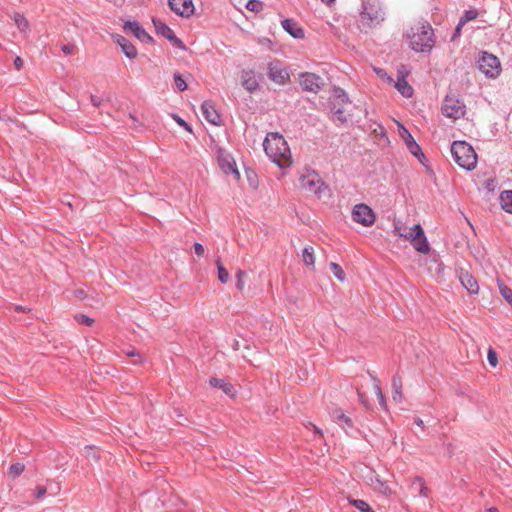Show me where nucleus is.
<instances>
[{
  "label": "nucleus",
  "instance_id": "37998d69",
  "mask_svg": "<svg viewBox=\"0 0 512 512\" xmlns=\"http://www.w3.org/2000/svg\"><path fill=\"white\" fill-rule=\"evenodd\" d=\"M171 44L181 50H186V46L185 44L183 43V41L181 39H179L175 33L171 34L170 37H168V39Z\"/></svg>",
  "mask_w": 512,
  "mask_h": 512
},
{
  "label": "nucleus",
  "instance_id": "3c124183",
  "mask_svg": "<svg viewBox=\"0 0 512 512\" xmlns=\"http://www.w3.org/2000/svg\"><path fill=\"white\" fill-rule=\"evenodd\" d=\"M194 252L197 256L201 257L204 254V247L201 243L195 242L194 245Z\"/></svg>",
  "mask_w": 512,
  "mask_h": 512
},
{
  "label": "nucleus",
  "instance_id": "7c9ffc66",
  "mask_svg": "<svg viewBox=\"0 0 512 512\" xmlns=\"http://www.w3.org/2000/svg\"><path fill=\"white\" fill-rule=\"evenodd\" d=\"M14 22L21 32H25L29 29V22L19 13L14 14Z\"/></svg>",
  "mask_w": 512,
  "mask_h": 512
},
{
  "label": "nucleus",
  "instance_id": "6ab92c4d",
  "mask_svg": "<svg viewBox=\"0 0 512 512\" xmlns=\"http://www.w3.org/2000/svg\"><path fill=\"white\" fill-rule=\"evenodd\" d=\"M113 39L121 47L127 58L133 59L137 56L136 47L124 36L116 34L113 35Z\"/></svg>",
  "mask_w": 512,
  "mask_h": 512
},
{
  "label": "nucleus",
  "instance_id": "0eeeda50",
  "mask_svg": "<svg viewBox=\"0 0 512 512\" xmlns=\"http://www.w3.org/2000/svg\"><path fill=\"white\" fill-rule=\"evenodd\" d=\"M480 71L488 77H496L500 72V61L493 54L483 52L477 61Z\"/></svg>",
  "mask_w": 512,
  "mask_h": 512
},
{
  "label": "nucleus",
  "instance_id": "e433bc0d",
  "mask_svg": "<svg viewBox=\"0 0 512 512\" xmlns=\"http://www.w3.org/2000/svg\"><path fill=\"white\" fill-rule=\"evenodd\" d=\"M393 233L395 235H398L402 238H404L405 240H409V241H412V240H415L416 237V231L413 230V227L410 228V231L407 232V233H402V232H398V225L397 223L394 224V230H393Z\"/></svg>",
  "mask_w": 512,
  "mask_h": 512
},
{
  "label": "nucleus",
  "instance_id": "774afa93",
  "mask_svg": "<svg viewBox=\"0 0 512 512\" xmlns=\"http://www.w3.org/2000/svg\"><path fill=\"white\" fill-rule=\"evenodd\" d=\"M397 225H398V232H402L401 231V226L399 224H397Z\"/></svg>",
  "mask_w": 512,
  "mask_h": 512
},
{
  "label": "nucleus",
  "instance_id": "f257e3e1",
  "mask_svg": "<svg viewBox=\"0 0 512 512\" xmlns=\"http://www.w3.org/2000/svg\"><path fill=\"white\" fill-rule=\"evenodd\" d=\"M409 46L415 52H430L436 43L434 30L427 21H419L407 32Z\"/></svg>",
  "mask_w": 512,
  "mask_h": 512
},
{
  "label": "nucleus",
  "instance_id": "4468645a",
  "mask_svg": "<svg viewBox=\"0 0 512 512\" xmlns=\"http://www.w3.org/2000/svg\"><path fill=\"white\" fill-rule=\"evenodd\" d=\"M413 230L416 231V239L410 241L416 251L427 254L430 251V245L425 236L424 230L420 224H415Z\"/></svg>",
  "mask_w": 512,
  "mask_h": 512
},
{
  "label": "nucleus",
  "instance_id": "cd10ccee",
  "mask_svg": "<svg viewBox=\"0 0 512 512\" xmlns=\"http://www.w3.org/2000/svg\"><path fill=\"white\" fill-rule=\"evenodd\" d=\"M371 483H372V486L374 488V490L384 494V495H390L391 494V489L390 487L387 485L386 481H383L379 478V476H375V478L371 479Z\"/></svg>",
  "mask_w": 512,
  "mask_h": 512
},
{
  "label": "nucleus",
  "instance_id": "9b49d317",
  "mask_svg": "<svg viewBox=\"0 0 512 512\" xmlns=\"http://www.w3.org/2000/svg\"><path fill=\"white\" fill-rule=\"evenodd\" d=\"M170 9L183 18L191 17L195 12L193 0H168Z\"/></svg>",
  "mask_w": 512,
  "mask_h": 512
},
{
  "label": "nucleus",
  "instance_id": "f8f14e48",
  "mask_svg": "<svg viewBox=\"0 0 512 512\" xmlns=\"http://www.w3.org/2000/svg\"><path fill=\"white\" fill-rule=\"evenodd\" d=\"M323 184L324 183L320 179L319 175L315 172L301 175L299 178V186L302 189L315 194L320 193V189Z\"/></svg>",
  "mask_w": 512,
  "mask_h": 512
},
{
  "label": "nucleus",
  "instance_id": "e2e57ef3",
  "mask_svg": "<svg viewBox=\"0 0 512 512\" xmlns=\"http://www.w3.org/2000/svg\"><path fill=\"white\" fill-rule=\"evenodd\" d=\"M414 423L419 427H424L423 420L419 417L415 418Z\"/></svg>",
  "mask_w": 512,
  "mask_h": 512
},
{
  "label": "nucleus",
  "instance_id": "4d7b16f0",
  "mask_svg": "<svg viewBox=\"0 0 512 512\" xmlns=\"http://www.w3.org/2000/svg\"><path fill=\"white\" fill-rule=\"evenodd\" d=\"M91 102L95 107H99L101 105V99L94 95H91Z\"/></svg>",
  "mask_w": 512,
  "mask_h": 512
},
{
  "label": "nucleus",
  "instance_id": "423d86ee",
  "mask_svg": "<svg viewBox=\"0 0 512 512\" xmlns=\"http://www.w3.org/2000/svg\"><path fill=\"white\" fill-rule=\"evenodd\" d=\"M442 113L448 118L457 120L464 117L466 113V106L458 95L449 93L443 101Z\"/></svg>",
  "mask_w": 512,
  "mask_h": 512
},
{
  "label": "nucleus",
  "instance_id": "393cba45",
  "mask_svg": "<svg viewBox=\"0 0 512 512\" xmlns=\"http://www.w3.org/2000/svg\"><path fill=\"white\" fill-rule=\"evenodd\" d=\"M152 22L154 24L156 33L163 36L164 38L168 39V37L174 33V31L163 21L153 18Z\"/></svg>",
  "mask_w": 512,
  "mask_h": 512
},
{
  "label": "nucleus",
  "instance_id": "2eb2a0df",
  "mask_svg": "<svg viewBox=\"0 0 512 512\" xmlns=\"http://www.w3.org/2000/svg\"><path fill=\"white\" fill-rule=\"evenodd\" d=\"M124 29L130 31L137 39L142 42L152 43L153 38L144 30L137 21H126Z\"/></svg>",
  "mask_w": 512,
  "mask_h": 512
},
{
  "label": "nucleus",
  "instance_id": "b1692460",
  "mask_svg": "<svg viewBox=\"0 0 512 512\" xmlns=\"http://www.w3.org/2000/svg\"><path fill=\"white\" fill-rule=\"evenodd\" d=\"M402 387L403 383L401 377L398 374L394 375L392 378V398L396 402L402 401Z\"/></svg>",
  "mask_w": 512,
  "mask_h": 512
},
{
  "label": "nucleus",
  "instance_id": "de8ad7c7",
  "mask_svg": "<svg viewBox=\"0 0 512 512\" xmlns=\"http://www.w3.org/2000/svg\"><path fill=\"white\" fill-rule=\"evenodd\" d=\"M173 119L177 122V124L183 128H185L187 131H191V126L183 120L180 116L173 114Z\"/></svg>",
  "mask_w": 512,
  "mask_h": 512
},
{
  "label": "nucleus",
  "instance_id": "c9c22d12",
  "mask_svg": "<svg viewBox=\"0 0 512 512\" xmlns=\"http://www.w3.org/2000/svg\"><path fill=\"white\" fill-rule=\"evenodd\" d=\"M333 417L337 421L343 422L349 428L353 426L352 420L348 416H346L341 410L334 411Z\"/></svg>",
  "mask_w": 512,
  "mask_h": 512
},
{
  "label": "nucleus",
  "instance_id": "72a5a7b5",
  "mask_svg": "<svg viewBox=\"0 0 512 512\" xmlns=\"http://www.w3.org/2000/svg\"><path fill=\"white\" fill-rule=\"evenodd\" d=\"M478 17V11L476 9L466 10L463 16L460 18V26H464L467 22L472 21Z\"/></svg>",
  "mask_w": 512,
  "mask_h": 512
},
{
  "label": "nucleus",
  "instance_id": "39448f33",
  "mask_svg": "<svg viewBox=\"0 0 512 512\" xmlns=\"http://www.w3.org/2000/svg\"><path fill=\"white\" fill-rule=\"evenodd\" d=\"M329 103L331 113L339 122L345 123L347 121L345 105L350 103L347 93L340 87H334Z\"/></svg>",
  "mask_w": 512,
  "mask_h": 512
},
{
  "label": "nucleus",
  "instance_id": "6e6d98bb",
  "mask_svg": "<svg viewBox=\"0 0 512 512\" xmlns=\"http://www.w3.org/2000/svg\"><path fill=\"white\" fill-rule=\"evenodd\" d=\"M463 26H460V21L458 22L454 32H453V35L451 37V40L454 41L455 39H457L460 35H461V30H462Z\"/></svg>",
  "mask_w": 512,
  "mask_h": 512
},
{
  "label": "nucleus",
  "instance_id": "7ed1b4c3",
  "mask_svg": "<svg viewBox=\"0 0 512 512\" xmlns=\"http://www.w3.org/2000/svg\"><path fill=\"white\" fill-rule=\"evenodd\" d=\"M384 19L385 13L379 0H364L357 27L361 32L367 33L369 30L380 25Z\"/></svg>",
  "mask_w": 512,
  "mask_h": 512
},
{
  "label": "nucleus",
  "instance_id": "69168bd1",
  "mask_svg": "<svg viewBox=\"0 0 512 512\" xmlns=\"http://www.w3.org/2000/svg\"><path fill=\"white\" fill-rule=\"evenodd\" d=\"M323 3L327 4V5H330L331 3H333L335 0H321Z\"/></svg>",
  "mask_w": 512,
  "mask_h": 512
},
{
  "label": "nucleus",
  "instance_id": "603ef678",
  "mask_svg": "<svg viewBox=\"0 0 512 512\" xmlns=\"http://www.w3.org/2000/svg\"><path fill=\"white\" fill-rule=\"evenodd\" d=\"M47 492V489L45 486H38L36 489L35 497L37 499H41Z\"/></svg>",
  "mask_w": 512,
  "mask_h": 512
},
{
  "label": "nucleus",
  "instance_id": "4c0bfd02",
  "mask_svg": "<svg viewBox=\"0 0 512 512\" xmlns=\"http://www.w3.org/2000/svg\"><path fill=\"white\" fill-rule=\"evenodd\" d=\"M24 469H25L24 464L14 463L9 468V475L13 478L18 477L20 474L23 473Z\"/></svg>",
  "mask_w": 512,
  "mask_h": 512
},
{
  "label": "nucleus",
  "instance_id": "ea45409f",
  "mask_svg": "<svg viewBox=\"0 0 512 512\" xmlns=\"http://www.w3.org/2000/svg\"><path fill=\"white\" fill-rule=\"evenodd\" d=\"M174 82H175V86L177 87V89L179 91L183 92L187 89V84L181 74H179V73L174 74Z\"/></svg>",
  "mask_w": 512,
  "mask_h": 512
},
{
  "label": "nucleus",
  "instance_id": "473e14b6",
  "mask_svg": "<svg viewBox=\"0 0 512 512\" xmlns=\"http://www.w3.org/2000/svg\"><path fill=\"white\" fill-rule=\"evenodd\" d=\"M498 287L502 297L512 306V289L501 281H498Z\"/></svg>",
  "mask_w": 512,
  "mask_h": 512
},
{
  "label": "nucleus",
  "instance_id": "1a4fd4ad",
  "mask_svg": "<svg viewBox=\"0 0 512 512\" xmlns=\"http://www.w3.org/2000/svg\"><path fill=\"white\" fill-rule=\"evenodd\" d=\"M352 219L363 226H372L375 222L373 210L366 204H357L352 210Z\"/></svg>",
  "mask_w": 512,
  "mask_h": 512
},
{
  "label": "nucleus",
  "instance_id": "f03ea898",
  "mask_svg": "<svg viewBox=\"0 0 512 512\" xmlns=\"http://www.w3.org/2000/svg\"><path fill=\"white\" fill-rule=\"evenodd\" d=\"M266 154L279 167H285L291 164L290 150L283 138L278 133H269L263 143Z\"/></svg>",
  "mask_w": 512,
  "mask_h": 512
},
{
  "label": "nucleus",
  "instance_id": "c756f323",
  "mask_svg": "<svg viewBox=\"0 0 512 512\" xmlns=\"http://www.w3.org/2000/svg\"><path fill=\"white\" fill-rule=\"evenodd\" d=\"M217 270H218V279L221 283H227L229 280V272L222 265L220 258L216 260Z\"/></svg>",
  "mask_w": 512,
  "mask_h": 512
},
{
  "label": "nucleus",
  "instance_id": "5701e85b",
  "mask_svg": "<svg viewBox=\"0 0 512 512\" xmlns=\"http://www.w3.org/2000/svg\"><path fill=\"white\" fill-rule=\"evenodd\" d=\"M395 87L406 98H410L413 95L414 90L403 75H398Z\"/></svg>",
  "mask_w": 512,
  "mask_h": 512
},
{
  "label": "nucleus",
  "instance_id": "a18cd8bd",
  "mask_svg": "<svg viewBox=\"0 0 512 512\" xmlns=\"http://www.w3.org/2000/svg\"><path fill=\"white\" fill-rule=\"evenodd\" d=\"M85 451H86V457L89 460L92 459L96 462L99 460V454L95 451L94 446H86Z\"/></svg>",
  "mask_w": 512,
  "mask_h": 512
},
{
  "label": "nucleus",
  "instance_id": "c85d7f7f",
  "mask_svg": "<svg viewBox=\"0 0 512 512\" xmlns=\"http://www.w3.org/2000/svg\"><path fill=\"white\" fill-rule=\"evenodd\" d=\"M349 503L360 512H375L371 506L364 500L348 498Z\"/></svg>",
  "mask_w": 512,
  "mask_h": 512
},
{
  "label": "nucleus",
  "instance_id": "58836bf2",
  "mask_svg": "<svg viewBox=\"0 0 512 512\" xmlns=\"http://www.w3.org/2000/svg\"><path fill=\"white\" fill-rule=\"evenodd\" d=\"M246 8L252 12H259L263 9V3L259 0H249L246 4Z\"/></svg>",
  "mask_w": 512,
  "mask_h": 512
},
{
  "label": "nucleus",
  "instance_id": "0e129e2a",
  "mask_svg": "<svg viewBox=\"0 0 512 512\" xmlns=\"http://www.w3.org/2000/svg\"><path fill=\"white\" fill-rule=\"evenodd\" d=\"M487 512H499V510L496 507H491L487 510Z\"/></svg>",
  "mask_w": 512,
  "mask_h": 512
},
{
  "label": "nucleus",
  "instance_id": "a19ab883",
  "mask_svg": "<svg viewBox=\"0 0 512 512\" xmlns=\"http://www.w3.org/2000/svg\"><path fill=\"white\" fill-rule=\"evenodd\" d=\"M246 276V272L243 270H238L236 273V283L235 286L238 290L242 291L244 289V277Z\"/></svg>",
  "mask_w": 512,
  "mask_h": 512
},
{
  "label": "nucleus",
  "instance_id": "ddd939ff",
  "mask_svg": "<svg viewBox=\"0 0 512 512\" xmlns=\"http://www.w3.org/2000/svg\"><path fill=\"white\" fill-rule=\"evenodd\" d=\"M398 131L400 137L404 140L409 152L414 156L421 155L424 157V153L422 152L421 147L416 143L408 129L401 123H398Z\"/></svg>",
  "mask_w": 512,
  "mask_h": 512
},
{
  "label": "nucleus",
  "instance_id": "a878e982",
  "mask_svg": "<svg viewBox=\"0 0 512 512\" xmlns=\"http://www.w3.org/2000/svg\"><path fill=\"white\" fill-rule=\"evenodd\" d=\"M368 374H369L370 378L373 381L375 394H376V396H377V398L379 400L380 406L383 409H386L387 408L386 399H385V396H384V394L382 392V389H381L380 380L377 379L372 373L368 372Z\"/></svg>",
  "mask_w": 512,
  "mask_h": 512
},
{
  "label": "nucleus",
  "instance_id": "bf43d9fd",
  "mask_svg": "<svg viewBox=\"0 0 512 512\" xmlns=\"http://www.w3.org/2000/svg\"><path fill=\"white\" fill-rule=\"evenodd\" d=\"M15 310L17 312H28V311H30V308H25L23 306L18 305V306H15Z\"/></svg>",
  "mask_w": 512,
  "mask_h": 512
},
{
  "label": "nucleus",
  "instance_id": "6e6552de",
  "mask_svg": "<svg viewBox=\"0 0 512 512\" xmlns=\"http://www.w3.org/2000/svg\"><path fill=\"white\" fill-rule=\"evenodd\" d=\"M299 83L304 91L312 93H318L324 86L322 77L311 72L300 73Z\"/></svg>",
  "mask_w": 512,
  "mask_h": 512
},
{
  "label": "nucleus",
  "instance_id": "9d476101",
  "mask_svg": "<svg viewBox=\"0 0 512 512\" xmlns=\"http://www.w3.org/2000/svg\"><path fill=\"white\" fill-rule=\"evenodd\" d=\"M267 69L269 79L279 85H285L290 79L287 68L279 60L269 62Z\"/></svg>",
  "mask_w": 512,
  "mask_h": 512
},
{
  "label": "nucleus",
  "instance_id": "dca6fc26",
  "mask_svg": "<svg viewBox=\"0 0 512 512\" xmlns=\"http://www.w3.org/2000/svg\"><path fill=\"white\" fill-rule=\"evenodd\" d=\"M201 111H202L204 118L209 123H211L213 125L221 124V121H222L221 115L215 109V106L212 103V101H204L201 105Z\"/></svg>",
  "mask_w": 512,
  "mask_h": 512
},
{
  "label": "nucleus",
  "instance_id": "8fccbe9b",
  "mask_svg": "<svg viewBox=\"0 0 512 512\" xmlns=\"http://www.w3.org/2000/svg\"><path fill=\"white\" fill-rule=\"evenodd\" d=\"M75 45L74 44H64L61 46V50L64 54L66 55H70V54H73L74 53V50H75Z\"/></svg>",
  "mask_w": 512,
  "mask_h": 512
},
{
  "label": "nucleus",
  "instance_id": "13d9d810",
  "mask_svg": "<svg viewBox=\"0 0 512 512\" xmlns=\"http://www.w3.org/2000/svg\"><path fill=\"white\" fill-rule=\"evenodd\" d=\"M310 426L313 428L314 432L319 436V437H323V433L322 431L317 427L315 426L314 424L310 423Z\"/></svg>",
  "mask_w": 512,
  "mask_h": 512
},
{
  "label": "nucleus",
  "instance_id": "412c9836",
  "mask_svg": "<svg viewBox=\"0 0 512 512\" xmlns=\"http://www.w3.org/2000/svg\"><path fill=\"white\" fill-rule=\"evenodd\" d=\"M209 384L214 388L221 389L226 395H228L230 397L235 396L236 391H235L234 386L231 383L226 382L224 379L211 377L209 379Z\"/></svg>",
  "mask_w": 512,
  "mask_h": 512
},
{
  "label": "nucleus",
  "instance_id": "a211bd4d",
  "mask_svg": "<svg viewBox=\"0 0 512 512\" xmlns=\"http://www.w3.org/2000/svg\"><path fill=\"white\" fill-rule=\"evenodd\" d=\"M459 280L462 286L470 293V294H478L479 285L475 277L470 274L468 271L464 269H460L459 271Z\"/></svg>",
  "mask_w": 512,
  "mask_h": 512
},
{
  "label": "nucleus",
  "instance_id": "5fc2aeb1",
  "mask_svg": "<svg viewBox=\"0 0 512 512\" xmlns=\"http://www.w3.org/2000/svg\"><path fill=\"white\" fill-rule=\"evenodd\" d=\"M358 398L359 401L363 404L364 407L369 408V401L368 397L364 394L358 391Z\"/></svg>",
  "mask_w": 512,
  "mask_h": 512
},
{
  "label": "nucleus",
  "instance_id": "20e7f679",
  "mask_svg": "<svg viewBox=\"0 0 512 512\" xmlns=\"http://www.w3.org/2000/svg\"><path fill=\"white\" fill-rule=\"evenodd\" d=\"M454 161L463 169L471 171L476 167L477 155L473 147L465 141H454L451 145Z\"/></svg>",
  "mask_w": 512,
  "mask_h": 512
},
{
  "label": "nucleus",
  "instance_id": "f3484780",
  "mask_svg": "<svg viewBox=\"0 0 512 512\" xmlns=\"http://www.w3.org/2000/svg\"><path fill=\"white\" fill-rule=\"evenodd\" d=\"M218 163L225 174H234L237 179L240 178V174L236 168V163L229 154L220 152L218 156Z\"/></svg>",
  "mask_w": 512,
  "mask_h": 512
},
{
  "label": "nucleus",
  "instance_id": "aec40b11",
  "mask_svg": "<svg viewBox=\"0 0 512 512\" xmlns=\"http://www.w3.org/2000/svg\"><path fill=\"white\" fill-rule=\"evenodd\" d=\"M242 86L249 92L258 90L259 83L256 79L255 73L252 70H244L241 74Z\"/></svg>",
  "mask_w": 512,
  "mask_h": 512
},
{
  "label": "nucleus",
  "instance_id": "4be33fe9",
  "mask_svg": "<svg viewBox=\"0 0 512 512\" xmlns=\"http://www.w3.org/2000/svg\"><path fill=\"white\" fill-rule=\"evenodd\" d=\"M282 27L294 38L299 39L304 37L303 29L298 25V23L294 22L291 19H284L282 21Z\"/></svg>",
  "mask_w": 512,
  "mask_h": 512
},
{
  "label": "nucleus",
  "instance_id": "09e8293b",
  "mask_svg": "<svg viewBox=\"0 0 512 512\" xmlns=\"http://www.w3.org/2000/svg\"><path fill=\"white\" fill-rule=\"evenodd\" d=\"M126 355L129 356V357H136L137 359L134 361L135 364L136 363H141L143 361L141 355L135 349H131V350L126 351Z\"/></svg>",
  "mask_w": 512,
  "mask_h": 512
},
{
  "label": "nucleus",
  "instance_id": "680f3d73",
  "mask_svg": "<svg viewBox=\"0 0 512 512\" xmlns=\"http://www.w3.org/2000/svg\"><path fill=\"white\" fill-rule=\"evenodd\" d=\"M415 157H416V158H418V160L420 161V163H421L422 165L427 166V164H426L427 159H426V157H425V156H424V157H422L421 155H417V156H415Z\"/></svg>",
  "mask_w": 512,
  "mask_h": 512
},
{
  "label": "nucleus",
  "instance_id": "052dcab7",
  "mask_svg": "<svg viewBox=\"0 0 512 512\" xmlns=\"http://www.w3.org/2000/svg\"><path fill=\"white\" fill-rule=\"evenodd\" d=\"M415 157H416V158H418V160L420 161V163H421L422 165L427 166V164H426L427 159H426V157H425V156H424V157H422L421 155H417V156H415Z\"/></svg>",
  "mask_w": 512,
  "mask_h": 512
},
{
  "label": "nucleus",
  "instance_id": "bb28decb",
  "mask_svg": "<svg viewBox=\"0 0 512 512\" xmlns=\"http://www.w3.org/2000/svg\"><path fill=\"white\" fill-rule=\"evenodd\" d=\"M500 203L503 210L512 214V190H506L501 193Z\"/></svg>",
  "mask_w": 512,
  "mask_h": 512
},
{
  "label": "nucleus",
  "instance_id": "2f4dec72",
  "mask_svg": "<svg viewBox=\"0 0 512 512\" xmlns=\"http://www.w3.org/2000/svg\"><path fill=\"white\" fill-rule=\"evenodd\" d=\"M303 261L307 266H313L315 263L314 251L312 247H305L302 251Z\"/></svg>",
  "mask_w": 512,
  "mask_h": 512
},
{
  "label": "nucleus",
  "instance_id": "79ce46f5",
  "mask_svg": "<svg viewBox=\"0 0 512 512\" xmlns=\"http://www.w3.org/2000/svg\"><path fill=\"white\" fill-rule=\"evenodd\" d=\"M75 320L79 324H83V325H86V326H92L93 323H94V320L92 318H90L89 316L85 315V314H77V315H75Z\"/></svg>",
  "mask_w": 512,
  "mask_h": 512
},
{
  "label": "nucleus",
  "instance_id": "338daca9",
  "mask_svg": "<svg viewBox=\"0 0 512 512\" xmlns=\"http://www.w3.org/2000/svg\"><path fill=\"white\" fill-rule=\"evenodd\" d=\"M129 117H130L134 122H137V120H136V118L134 117V115L129 114Z\"/></svg>",
  "mask_w": 512,
  "mask_h": 512
},
{
  "label": "nucleus",
  "instance_id": "c03bdc74",
  "mask_svg": "<svg viewBox=\"0 0 512 512\" xmlns=\"http://www.w3.org/2000/svg\"><path fill=\"white\" fill-rule=\"evenodd\" d=\"M413 484H417L419 486L420 494L422 496H427V487L425 486V481L422 477H415Z\"/></svg>",
  "mask_w": 512,
  "mask_h": 512
},
{
  "label": "nucleus",
  "instance_id": "49530a36",
  "mask_svg": "<svg viewBox=\"0 0 512 512\" xmlns=\"http://www.w3.org/2000/svg\"><path fill=\"white\" fill-rule=\"evenodd\" d=\"M488 362L491 366L495 367L498 363L497 353L492 348H489L488 350Z\"/></svg>",
  "mask_w": 512,
  "mask_h": 512
},
{
  "label": "nucleus",
  "instance_id": "864d4df0",
  "mask_svg": "<svg viewBox=\"0 0 512 512\" xmlns=\"http://www.w3.org/2000/svg\"><path fill=\"white\" fill-rule=\"evenodd\" d=\"M24 66V61L20 56H16L14 59V67L16 70H21Z\"/></svg>",
  "mask_w": 512,
  "mask_h": 512
},
{
  "label": "nucleus",
  "instance_id": "f704fd0d",
  "mask_svg": "<svg viewBox=\"0 0 512 512\" xmlns=\"http://www.w3.org/2000/svg\"><path fill=\"white\" fill-rule=\"evenodd\" d=\"M330 269L333 273V275L339 280V281H344L345 280V272L344 270L341 268V266L335 262H331L330 263Z\"/></svg>",
  "mask_w": 512,
  "mask_h": 512
}]
</instances>
